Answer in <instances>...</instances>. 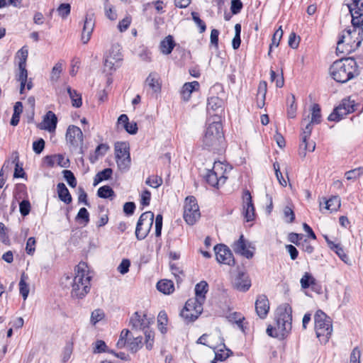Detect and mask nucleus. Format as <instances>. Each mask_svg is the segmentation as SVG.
Instances as JSON below:
<instances>
[{
  "label": "nucleus",
  "instance_id": "nucleus-60",
  "mask_svg": "<svg viewBox=\"0 0 363 363\" xmlns=\"http://www.w3.org/2000/svg\"><path fill=\"white\" fill-rule=\"evenodd\" d=\"M283 35V30L281 29V26H280L274 33L272 39V45H274V47H278L279 45V42L282 38Z\"/></svg>",
  "mask_w": 363,
  "mask_h": 363
},
{
  "label": "nucleus",
  "instance_id": "nucleus-62",
  "mask_svg": "<svg viewBox=\"0 0 363 363\" xmlns=\"http://www.w3.org/2000/svg\"><path fill=\"white\" fill-rule=\"evenodd\" d=\"M284 216L288 223H293L295 219L294 211L288 206H285L284 208Z\"/></svg>",
  "mask_w": 363,
  "mask_h": 363
},
{
  "label": "nucleus",
  "instance_id": "nucleus-49",
  "mask_svg": "<svg viewBox=\"0 0 363 363\" xmlns=\"http://www.w3.org/2000/svg\"><path fill=\"white\" fill-rule=\"evenodd\" d=\"M170 269L172 273L175 277L177 281L179 283L182 281V277H184V273L181 267L174 263H170Z\"/></svg>",
  "mask_w": 363,
  "mask_h": 363
},
{
  "label": "nucleus",
  "instance_id": "nucleus-15",
  "mask_svg": "<svg viewBox=\"0 0 363 363\" xmlns=\"http://www.w3.org/2000/svg\"><path fill=\"white\" fill-rule=\"evenodd\" d=\"M232 247L235 253L247 259H251L254 256L255 247L244 238L243 235H241L240 238L233 244Z\"/></svg>",
  "mask_w": 363,
  "mask_h": 363
},
{
  "label": "nucleus",
  "instance_id": "nucleus-54",
  "mask_svg": "<svg viewBox=\"0 0 363 363\" xmlns=\"http://www.w3.org/2000/svg\"><path fill=\"white\" fill-rule=\"evenodd\" d=\"M57 11L58 12L59 16H60L63 18H65L70 13L71 6L69 4H61L57 8Z\"/></svg>",
  "mask_w": 363,
  "mask_h": 363
},
{
  "label": "nucleus",
  "instance_id": "nucleus-57",
  "mask_svg": "<svg viewBox=\"0 0 363 363\" xmlns=\"http://www.w3.org/2000/svg\"><path fill=\"white\" fill-rule=\"evenodd\" d=\"M339 106L342 108H345V110L348 111L350 113L354 111V101H351L350 99H342Z\"/></svg>",
  "mask_w": 363,
  "mask_h": 363
},
{
  "label": "nucleus",
  "instance_id": "nucleus-6",
  "mask_svg": "<svg viewBox=\"0 0 363 363\" xmlns=\"http://www.w3.org/2000/svg\"><path fill=\"white\" fill-rule=\"evenodd\" d=\"M292 308L288 303L280 306L277 310L276 328L281 338H284L291 330Z\"/></svg>",
  "mask_w": 363,
  "mask_h": 363
},
{
  "label": "nucleus",
  "instance_id": "nucleus-1",
  "mask_svg": "<svg viewBox=\"0 0 363 363\" xmlns=\"http://www.w3.org/2000/svg\"><path fill=\"white\" fill-rule=\"evenodd\" d=\"M363 25H353L342 31L337 42L336 50L350 53L357 50L363 41Z\"/></svg>",
  "mask_w": 363,
  "mask_h": 363
},
{
  "label": "nucleus",
  "instance_id": "nucleus-21",
  "mask_svg": "<svg viewBox=\"0 0 363 363\" xmlns=\"http://www.w3.org/2000/svg\"><path fill=\"white\" fill-rule=\"evenodd\" d=\"M269 310V300L265 295H259L255 301V311L257 315L262 319L266 318Z\"/></svg>",
  "mask_w": 363,
  "mask_h": 363
},
{
  "label": "nucleus",
  "instance_id": "nucleus-55",
  "mask_svg": "<svg viewBox=\"0 0 363 363\" xmlns=\"http://www.w3.org/2000/svg\"><path fill=\"white\" fill-rule=\"evenodd\" d=\"M104 318V313L101 309L94 310L91 315V323L96 325L98 322Z\"/></svg>",
  "mask_w": 363,
  "mask_h": 363
},
{
  "label": "nucleus",
  "instance_id": "nucleus-3",
  "mask_svg": "<svg viewBox=\"0 0 363 363\" xmlns=\"http://www.w3.org/2000/svg\"><path fill=\"white\" fill-rule=\"evenodd\" d=\"M91 277L87 264L84 262H79L75 267L72 296L77 298H83L89 292Z\"/></svg>",
  "mask_w": 363,
  "mask_h": 363
},
{
  "label": "nucleus",
  "instance_id": "nucleus-10",
  "mask_svg": "<svg viewBox=\"0 0 363 363\" xmlns=\"http://www.w3.org/2000/svg\"><path fill=\"white\" fill-rule=\"evenodd\" d=\"M154 222V213L146 211L141 214L136 225L135 236L138 240L145 239L150 233Z\"/></svg>",
  "mask_w": 363,
  "mask_h": 363
},
{
  "label": "nucleus",
  "instance_id": "nucleus-40",
  "mask_svg": "<svg viewBox=\"0 0 363 363\" xmlns=\"http://www.w3.org/2000/svg\"><path fill=\"white\" fill-rule=\"evenodd\" d=\"M107 57L121 62L122 60V54L121 52L120 45L118 44L113 45Z\"/></svg>",
  "mask_w": 363,
  "mask_h": 363
},
{
  "label": "nucleus",
  "instance_id": "nucleus-2",
  "mask_svg": "<svg viewBox=\"0 0 363 363\" xmlns=\"http://www.w3.org/2000/svg\"><path fill=\"white\" fill-rule=\"evenodd\" d=\"M333 79L340 83H346L359 74L357 62L354 58L347 57L336 60L330 67Z\"/></svg>",
  "mask_w": 363,
  "mask_h": 363
},
{
  "label": "nucleus",
  "instance_id": "nucleus-47",
  "mask_svg": "<svg viewBox=\"0 0 363 363\" xmlns=\"http://www.w3.org/2000/svg\"><path fill=\"white\" fill-rule=\"evenodd\" d=\"M363 174V167H358L345 172V176L347 180H354Z\"/></svg>",
  "mask_w": 363,
  "mask_h": 363
},
{
  "label": "nucleus",
  "instance_id": "nucleus-38",
  "mask_svg": "<svg viewBox=\"0 0 363 363\" xmlns=\"http://www.w3.org/2000/svg\"><path fill=\"white\" fill-rule=\"evenodd\" d=\"M168 322L167 315L165 311H162L159 313L157 316L158 328L162 333L167 332L166 325Z\"/></svg>",
  "mask_w": 363,
  "mask_h": 363
},
{
  "label": "nucleus",
  "instance_id": "nucleus-8",
  "mask_svg": "<svg viewBox=\"0 0 363 363\" xmlns=\"http://www.w3.org/2000/svg\"><path fill=\"white\" fill-rule=\"evenodd\" d=\"M203 312V305L198 301L189 298L180 313L186 323L194 322Z\"/></svg>",
  "mask_w": 363,
  "mask_h": 363
},
{
  "label": "nucleus",
  "instance_id": "nucleus-31",
  "mask_svg": "<svg viewBox=\"0 0 363 363\" xmlns=\"http://www.w3.org/2000/svg\"><path fill=\"white\" fill-rule=\"evenodd\" d=\"M308 140H306L305 142H303V140H301V143L299 145V155L302 157H304L306 155V152H313L315 149V143L313 141L308 142Z\"/></svg>",
  "mask_w": 363,
  "mask_h": 363
},
{
  "label": "nucleus",
  "instance_id": "nucleus-53",
  "mask_svg": "<svg viewBox=\"0 0 363 363\" xmlns=\"http://www.w3.org/2000/svg\"><path fill=\"white\" fill-rule=\"evenodd\" d=\"M30 203L27 199H23L19 203L20 213L23 216H26L30 213Z\"/></svg>",
  "mask_w": 363,
  "mask_h": 363
},
{
  "label": "nucleus",
  "instance_id": "nucleus-42",
  "mask_svg": "<svg viewBox=\"0 0 363 363\" xmlns=\"http://www.w3.org/2000/svg\"><path fill=\"white\" fill-rule=\"evenodd\" d=\"M288 102L290 103L287 108V116L290 118L296 117V113L297 110V105L295 102L294 95H291V99H288Z\"/></svg>",
  "mask_w": 363,
  "mask_h": 363
},
{
  "label": "nucleus",
  "instance_id": "nucleus-52",
  "mask_svg": "<svg viewBox=\"0 0 363 363\" xmlns=\"http://www.w3.org/2000/svg\"><path fill=\"white\" fill-rule=\"evenodd\" d=\"M76 220H82L84 222V225H87L89 222V213L86 208H81L76 216Z\"/></svg>",
  "mask_w": 363,
  "mask_h": 363
},
{
  "label": "nucleus",
  "instance_id": "nucleus-36",
  "mask_svg": "<svg viewBox=\"0 0 363 363\" xmlns=\"http://www.w3.org/2000/svg\"><path fill=\"white\" fill-rule=\"evenodd\" d=\"M97 196L102 199H112L115 196V192L111 186L105 185L98 189Z\"/></svg>",
  "mask_w": 363,
  "mask_h": 363
},
{
  "label": "nucleus",
  "instance_id": "nucleus-39",
  "mask_svg": "<svg viewBox=\"0 0 363 363\" xmlns=\"http://www.w3.org/2000/svg\"><path fill=\"white\" fill-rule=\"evenodd\" d=\"M108 149H109V147L106 144L101 143V144L99 145L95 150L94 157L91 156L90 157V162L91 163H94L98 160L99 156L104 155Z\"/></svg>",
  "mask_w": 363,
  "mask_h": 363
},
{
  "label": "nucleus",
  "instance_id": "nucleus-61",
  "mask_svg": "<svg viewBox=\"0 0 363 363\" xmlns=\"http://www.w3.org/2000/svg\"><path fill=\"white\" fill-rule=\"evenodd\" d=\"M313 124L311 121L306 125V127L303 129V132L301 133V140L305 142L306 140L310 138L311 135V132L313 130Z\"/></svg>",
  "mask_w": 363,
  "mask_h": 363
},
{
  "label": "nucleus",
  "instance_id": "nucleus-26",
  "mask_svg": "<svg viewBox=\"0 0 363 363\" xmlns=\"http://www.w3.org/2000/svg\"><path fill=\"white\" fill-rule=\"evenodd\" d=\"M57 190L60 200L66 204H69L72 202V196L64 183H59L57 185Z\"/></svg>",
  "mask_w": 363,
  "mask_h": 363
},
{
  "label": "nucleus",
  "instance_id": "nucleus-20",
  "mask_svg": "<svg viewBox=\"0 0 363 363\" xmlns=\"http://www.w3.org/2000/svg\"><path fill=\"white\" fill-rule=\"evenodd\" d=\"M57 124V118L56 115L51 111L46 113L38 128L41 130H46L50 133L55 132Z\"/></svg>",
  "mask_w": 363,
  "mask_h": 363
},
{
  "label": "nucleus",
  "instance_id": "nucleus-63",
  "mask_svg": "<svg viewBox=\"0 0 363 363\" xmlns=\"http://www.w3.org/2000/svg\"><path fill=\"white\" fill-rule=\"evenodd\" d=\"M130 266V262L128 259H123L121 264L118 267V271L122 274H125L128 272L129 267Z\"/></svg>",
  "mask_w": 363,
  "mask_h": 363
},
{
  "label": "nucleus",
  "instance_id": "nucleus-46",
  "mask_svg": "<svg viewBox=\"0 0 363 363\" xmlns=\"http://www.w3.org/2000/svg\"><path fill=\"white\" fill-rule=\"evenodd\" d=\"M28 55V51L26 46H23L17 52V57L19 59L18 66H26V61Z\"/></svg>",
  "mask_w": 363,
  "mask_h": 363
},
{
  "label": "nucleus",
  "instance_id": "nucleus-23",
  "mask_svg": "<svg viewBox=\"0 0 363 363\" xmlns=\"http://www.w3.org/2000/svg\"><path fill=\"white\" fill-rule=\"evenodd\" d=\"M208 285L205 281H201L195 286L196 297L193 300L198 301V303L203 304L206 300V294L208 292Z\"/></svg>",
  "mask_w": 363,
  "mask_h": 363
},
{
  "label": "nucleus",
  "instance_id": "nucleus-24",
  "mask_svg": "<svg viewBox=\"0 0 363 363\" xmlns=\"http://www.w3.org/2000/svg\"><path fill=\"white\" fill-rule=\"evenodd\" d=\"M199 88V83L196 81H194L192 82H186L185 83L181 91L182 97L184 101H188L190 97L191 93L194 90H197Z\"/></svg>",
  "mask_w": 363,
  "mask_h": 363
},
{
  "label": "nucleus",
  "instance_id": "nucleus-28",
  "mask_svg": "<svg viewBox=\"0 0 363 363\" xmlns=\"http://www.w3.org/2000/svg\"><path fill=\"white\" fill-rule=\"evenodd\" d=\"M157 289L164 294H170L174 291V286L172 281L163 279L157 282Z\"/></svg>",
  "mask_w": 363,
  "mask_h": 363
},
{
  "label": "nucleus",
  "instance_id": "nucleus-16",
  "mask_svg": "<svg viewBox=\"0 0 363 363\" xmlns=\"http://www.w3.org/2000/svg\"><path fill=\"white\" fill-rule=\"evenodd\" d=\"M152 322V318H147L146 314L136 311L132 315L129 325L133 329L145 330Z\"/></svg>",
  "mask_w": 363,
  "mask_h": 363
},
{
  "label": "nucleus",
  "instance_id": "nucleus-5",
  "mask_svg": "<svg viewBox=\"0 0 363 363\" xmlns=\"http://www.w3.org/2000/svg\"><path fill=\"white\" fill-rule=\"evenodd\" d=\"M315 330L317 337L326 343L333 333L332 319L321 310H318L314 315Z\"/></svg>",
  "mask_w": 363,
  "mask_h": 363
},
{
  "label": "nucleus",
  "instance_id": "nucleus-22",
  "mask_svg": "<svg viewBox=\"0 0 363 363\" xmlns=\"http://www.w3.org/2000/svg\"><path fill=\"white\" fill-rule=\"evenodd\" d=\"M234 286L240 291H247L251 286V281L247 274L240 272L234 281Z\"/></svg>",
  "mask_w": 363,
  "mask_h": 363
},
{
  "label": "nucleus",
  "instance_id": "nucleus-41",
  "mask_svg": "<svg viewBox=\"0 0 363 363\" xmlns=\"http://www.w3.org/2000/svg\"><path fill=\"white\" fill-rule=\"evenodd\" d=\"M311 123L319 124L321 122L320 107L318 104H314L312 106Z\"/></svg>",
  "mask_w": 363,
  "mask_h": 363
},
{
  "label": "nucleus",
  "instance_id": "nucleus-35",
  "mask_svg": "<svg viewBox=\"0 0 363 363\" xmlns=\"http://www.w3.org/2000/svg\"><path fill=\"white\" fill-rule=\"evenodd\" d=\"M326 240L330 248L333 250L342 261L346 262V259H347V256L345 253L344 250L341 247V245L340 244H336L332 241H329L327 238Z\"/></svg>",
  "mask_w": 363,
  "mask_h": 363
},
{
  "label": "nucleus",
  "instance_id": "nucleus-14",
  "mask_svg": "<svg viewBox=\"0 0 363 363\" xmlns=\"http://www.w3.org/2000/svg\"><path fill=\"white\" fill-rule=\"evenodd\" d=\"M216 260L218 262L228 266H234L235 261L230 248L224 244H218L214 247Z\"/></svg>",
  "mask_w": 363,
  "mask_h": 363
},
{
  "label": "nucleus",
  "instance_id": "nucleus-48",
  "mask_svg": "<svg viewBox=\"0 0 363 363\" xmlns=\"http://www.w3.org/2000/svg\"><path fill=\"white\" fill-rule=\"evenodd\" d=\"M301 285L303 289H308L311 285L315 284V279L308 272L301 279Z\"/></svg>",
  "mask_w": 363,
  "mask_h": 363
},
{
  "label": "nucleus",
  "instance_id": "nucleus-4",
  "mask_svg": "<svg viewBox=\"0 0 363 363\" xmlns=\"http://www.w3.org/2000/svg\"><path fill=\"white\" fill-rule=\"evenodd\" d=\"M223 140L222 125L219 122L210 123L204 130L202 138V146L203 148L211 150H218V147Z\"/></svg>",
  "mask_w": 363,
  "mask_h": 363
},
{
  "label": "nucleus",
  "instance_id": "nucleus-51",
  "mask_svg": "<svg viewBox=\"0 0 363 363\" xmlns=\"http://www.w3.org/2000/svg\"><path fill=\"white\" fill-rule=\"evenodd\" d=\"M62 71V65L60 62H57L55 64V65L53 67L51 74H50V79L52 82H57L58 79L60 78V74Z\"/></svg>",
  "mask_w": 363,
  "mask_h": 363
},
{
  "label": "nucleus",
  "instance_id": "nucleus-56",
  "mask_svg": "<svg viewBox=\"0 0 363 363\" xmlns=\"http://www.w3.org/2000/svg\"><path fill=\"white\" fill-rule=\"evenodd\" d=\"M191 16L195 23L198 27H199L200 33H203L206 29V23L200 18L199 13L194 11L191 13Z\"/></svg>",
  "mask_w": 363,
  "mask_h": 363
},
{
  "label": "nucleus",
  "instance_id": "nucleus-25",
  "mask_svg": "<svg viewBox=\"0 0 363 363\" xmlns=\"http://www.w3.org/2000/svg\"><path fill=\"white\" fill-rule=\"evenodd\" d=\"M223 341V340L222 339V343L219 345V347H220V349H217V347L213 348L214 350H216V351H215V358L214 360L212 361L213 363H215L218 361L223 362L233 353L230 350L225 347V345Z\"/></svg>",
  "mask_w": 363,
  "mask_h": 363
},
{
  "label": "nucleus",
  "instance_id": "nucleus-12",
  "mask_svg": "<svg viewBox=\"0 0 363 363\" xmlns=\"http://www.w3.org/2000/svg\"><path fill=\"white\" fill-rule=\"evenodd\" d=\"M352 16V24L363 25V0H345Z\"/></svg>",
  "mask_w": 363,
  "mask_h": 363
},
{
  "label": "nucleus",
  "instance_id": "nucleus-29",
  "mask_svg": "<svg viewBox=\"0 0 363 363\" xmlns=\"http://www.w3.org/2000/svg\"><path fill=\"white\" fill-rule=\"evenodd\" d=\"M143 347V337L142 336H138V337H133L132 338L129 339L128 341V350L132 353L137 352L140 348Z\"/></svg>",
  "mask_w": 363,
  "mask_h": 363
},
{
  "label": "nucleus",
  "instance_id": "nucleus-27",
  "mask_svg": "<svg viewBox=\"0 0 363 363\" xmlns=\"http://www.w3.org/2000/svg\"><path fill=\"white\" fill-rule=\"evenodd\" d=\"M175 46V43L172 35L167 36L160 43L161 52L164 55H169L172 52Z\"/></svg>",
  "mask_w": 363,
  "mask_h": 363
},
{
  "label": "nucleus",
  "instance_id": "nucleus-30",
  "mask_svg": "<svg viewBox=\"0 0 363 363\" xmlns=\"http://www.w3.org/2000/svg\"><path fill=\"white\" fill-rule=\"evenodd\" d=\"M348 113H350L348 112V111L345 110V108H342L340 106H338L329 115L328 120L330 121H339Z\"/></svg>",
  "mask_w": 363,
  "mask_h": 363
},
{
  "label": "nucleus",
  "instance_id": "nucleus-64",
  "mask_svg": "<svg viewBox=\"0 0 363 363\" xmlns=\"http://www.w3.org/2000/svg\"><path fill=\"white\" fill-rule=\"evenodd\" d=\"M242 3L240 0H232L230 11L233 14H238L240 12L242 9Z\"/></svg>",
  "mask_w": 363,
  "mask_h": 363
},
{
  "label": "nucleus",
  "instance_id": "nucleus-9",
  "mask_svg": "<svg viewBox=\"0 0 363 363\" xmlns=\"http://www.w3.org/2000/svg\"><path fill=\"white\" fill-rule=\"evenodd\" d=\"M201 216L196 199L193 196H187L184 201V219L189 225H194Z\"/></svg>",
  "mask_w": 363,
  "mask_h": 363
},
{
  "label": "nucleus",
  "instance_id": "nucleus-13",
  "mask_svg": "<svg viewBox=\"0 0 363 363\" xmlns=\"http://www.w3.org/2000/svg\"><path fill=\"white\" fill-rule=\"evenodd\" d=\"M66 140L74 148H79V154L84 153L83 133L79 127L74 125H69L66 132Z\"/></svg>",
  "mask_w": 363,
  "mask_h": 363
},
{
  "label": "nucleus",
  "instance_id": "nucleus-58",
  "mask_svg": "<svg viewBox=\"0 0 363 363\" xmlns=\"http://www.w3.org/2000/svg\"><path fill=\"white\" fill-rule=\"evenodd\" d=\"M45 148V140L40 138L33 143V150L36 154H40Z\"/></svg>",
  "mask_w": 363,
  "mask_h": 363
},
{
  "label": "nucleus",
  "instance_id": "nucleus-17",
  "mask_svg": "<svg viewBox=\"0 0 363 363\" xmlns=\"http://www.w3.org/2000/svg\"><path fill=\"white\" fill-rule=\"evenodd\" d=\"M243 215L247 222L255 219V207L249 191H245L243 194Z\"/></svg>",
  "mask_w": 363,
  "mask_h": 363
},
{
  "label": "nucleus",
  "instance_id": "nucleus-32",
  "mask_svg": "<svg viewBox=\"0 0 363 363\" xmlns=\"http://www.w3.org/2000/svg\"><path fill=\"white\" fill-rule=\"evenodd\" d=\"M26 279H28V276L23 273L19 282V291L24 300L27 298L30 291L29 286L26 281Z\"/></svg>",
  "mask_w": 363,
  "mask_h": 363
},
{
  "label": "nucleus",
  "instance_id": "nucleus-33",
  "mask_svg": "<svg viewBox=\"0 0 363 363\" xmlns=\"http://www.w3.org/2000/svg\"><path fill=\"white\" fill-rule=\"evenodd\" d=\"M67 90L72 100V106L76 108L80 107L82 104L81 95L78 94L76 90L72 89L70 86H68Z\"/></svg>",
  "mask_w": 363,
  "mask_h": 363
},
{
  "label": "nucleus",
  "instance_id": "nucleus-37",
  "mask_svg": "<svg viewBox=\"0 0 363 363\" xmlns=\"http://www.w3.org/2000/svg\"><path fill=\"white\" fill-rule=\"evenodd\" d=\"M325 208L330 211H337L340 207V199L338 196H332L325 201Z\"/></svg>",
  "mask_w": 363,
  "mask_h": 363
},
{
  "label": "nucleus",
  "instance_id": "nucleus-18",
  "mask_svg": "<svg viewBox=\"0 0 363 363\" xmlns=\"http://www.w3.org/2000/svg\"><path fill=\"white\" fill-rule=\"evenodd\" d=\"M94 14H86L85 16L82 33V41L84 44H86L91 36L94 28Z\"/></svg>",
  "mask_w": 363,
  "mask_h": 363
},
{
  "label": "nucleus",
  "instance_id": "nucleus-50",
  "mask_svg": "<svg viewBox=\"0 0 363 363\" xmlns=\"http://www.w3.org/2000/svg\"><path fill=\"white\" fill-rule=\"evenodd\" d=\"M145 336V347L147 350H150L153 347L155 333L149 328L144 330Z\"/></svg>",
  "mask_w": 363,
  "mask_h": 363
},
{
  "label": "nucleus",
  "instance_id": "nucleus-34",
  "mask_svg": "<svg viewBox=\"0 0 363 363\" xmlns=\"http://www.w3.org/2000/svg\"><path fill=\"white\" fill-rule=\"evenodd\" d=\"M223 104V101L219 97L211 96L208 99L207 109L217 111L219 108H222Z\"/></svg>",
  "mask_w": 363,
  "mask_h": 363
},
{
  "label": "nucleus",
  "instance_id": "nucleus-19",
  "mask_svg": "<svg viewBox=\"0 0 363 363\" xmlns=\"http://www.w3.org/2000/svg\"><path fill=\"white\" fill-rule=\"evenodd\" d=\"M145 84L156 96L161 91L162 80L160 74L156 72H152L149 74Z\"/></svg>",
  "mask_w": 363,
  "mask_h": 363
},
{
  "label": "nucleus",
  "instance_id": "nucleus-7",
  "mask_svg": "<svg viewBox=\"0 0 363 363\" xmlns=\"http://www.w3.org/2000/svg\"><path fill=\"white\" fill-rule=\"evenodd\" d=\"M116 162L118 169L122 172L129 169L131 164L130 147L125 142H117L114 147Z\"/></svg>",
  "mask_w": 363,
  "mask_h": 363
},
{
  "label": "nucleus",
  "instance_id": "nucleus-43",
  "mask_svg": "<svg viewBox=\"0 0 363 363\" xmlns=\"http://www.w3.org/2000/svg\"><path fill=\"white\" fill-rule=\"evenodd\" d=\"M163 180L162 177L157 175L150 176L145 181L147 185L155 189L160 186Z\"/></svg>",
  "mask_w": 363,
  "mask_h": 363
},
{
  "label": "nucleus",
  "instance_id": "nucleus-44",
  "mask_svg": "<svg viewBox=\"0 0 363 363\" xmlns=\"http://www.w3.org/2000/svg\"><path fill=\"white\" fill-rule=\"evenodd\" d=\"M120 66V62L108 57L104 60L105 70L109 72L115 71Z\"/></svg>",
  "mask_w": 363,
  "mask_h": 363
},
{
  "label": "nucleus",
  "instance_id": "nucleus-45",
  "mask_svg": "<svg viewBox=\"0 0 363 363\" xmlns=\"http://www.w3.org/2000/svg\"><path fill=\"white\" fill-rule=\"evenodd\" d=\"M62 174L65 179L71 187L74 188L77 186V179L72 171L65 169L62 171Z\"/></svg>",
  "mask_w": 363,
  "mask_h": 363
},
{
  "label": "nucleus",
  "instance_id": "nucleus-59",
  "mask_svg": "<svg viewBox=\"0 0 363 363\" xmlns=\"http://www.w3.org/2000/svg\"><path fill=\"white\" fill-rule=\"evenodd\" d=\"M73 347L72 345H67L62 352V362H67L71 357L72 353Z\"/></svg>",
  "mask_w": 363,
  "mask_h": 363
},
{
  "label": "nucleus",
  "instance_id": "nucleus-11",
  "mask_svg": "<svg viewBox=\"0 0 363 363\" xmlns=\"http://www.w3.org/2000/svg\"><path fill=\"white\" fill-rule=\"evenodd\" d=\"M223 164L220 162H215L213 169L207 170L204 176L206 182L213 187H218L225 183L227 177L222 172Z\"/></svg>",
  "mask_w": 363,
  "mask_h": 363
}]
</instances>
